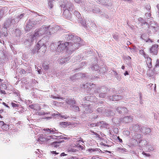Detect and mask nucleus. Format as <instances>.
I'll return each mask as SVG.
<instances>
[{
  "label": "nucleus",
  "instance_id": "f257e3e1",
  "mask_svg": "<svg viewBox=\"0 0 159 159\" xmlns=\"http://www.w3.org/2000/svg\"><path fill=\"white\" fill-rule=\"evenodd\" d=\"M50 27V26H43L40 29L36 30L34 35L31 36V40L36 39L38 37L44 34H46L47 35H50L51 32H50L49 31H48V29Z\"/></svg>",
  "mask_w": 159,
  "mask_h": 159
},
{
  "label": "nucleus",
  "instance_id": "f03ea898",
  "mask_svg": "<svg viewBox=\"0 0 159 159\" xmlns=\"http://www.w3.org/2000/svg\"><path fill=\"white\" fill-rule=\"evenodd\" d=\"M60 6L61 9L64 11L63 14L66 18H69L70 16V11L73 10V5L70 2H69L67 1L62 2Z\"/></svg>",
  "mask_w": 159,
  "mask_h": 159
},
{
  "label": "nucleus",
  "instance_id": "7ed1b4c3",
  "mask_svg": "<svg viewBox=\"0 0 159 159\" xmlns=\"http://www.w3.org/2000/svg\"><path fill=\"white\" fill-rule=\"evenodd\" d=\"M69 44L67 45V53L69 55H71L75 50L78 49L81 44L79 42H67Z\"/></svg>",
  "mask_w": 159,
  "mask_h": 159
},
{
  "label": "nucleus",
  "instance_id": "20e7f679",
  "mask_svg": "<svg viewBox=\"0 0 159 159\" xmlns=\"http://www.w3.org/2000/svg\"><path fill=\"white\" fill-rule=\"evenodd\" d=\"M46 48V46L45 44L42 43L41 40H40L34 48V49L32 51V52L34 54L36 52H39L43 54L45 52Z\"/></svg>",
  "mask_w": 159,
  "mask_h": 159
},
{
  "label": "nucleus",
  "instance_id": "39448f33",
  "mask_svg": "<svg viewBox=\"0 0 159 159\" xmlns=\"http://www.w3.org/2000/svg\"><path fill=\"white\" fill-rule=\"evenodd\" d=\"M16 23L15 19L13 17L7 18L4 24L2 29L3 28L7 29L9 27L11 26L14 27Z\"/></svg>",
  "mask_w": 159,
  "mask_h": 159
},
{
  "label": "nucleus",
  "instance_id": "423d86ee",
  "mask_svg": "<svg viewBox=\"0 0 159 159\" xmlns=\"http://www.w3.org/2000/svg\"><path fill=\"white\" fill-rule=\"evenodd\" d=\"M68 44L69 43L68 42L63 43H61L60 41L58 42L57 43V51L60 52L66 51L67 53V45H68Z\"/></svg>",
  "mask_w": 159,
  "mask_h": 159
},
{
  "label": "nucleus",
  "instance_id": "0eeeda50",
  "mask_svg": "<svg viewBox=\"0 0 159 159\" xmlns=\"http://www.w3.org/2000/svg\"><path fill=\"white\" fill-rule=\"evenodd\" d=\"M82 4L80 5L82 9L84 11L86 10V11H91L89 10V8H91L93 9L94 6V5L93 3H90L89 2H87L86 3V5L85 4V2H81Z\"/></svg>",
  "mask_w": 159,
  "mask_h": 159
},
{
  "label": "nucleus",
  "instance_id": "6e6552de",
  "mask_svg": "<svg viewBox=\"0 0 159 159\" xmlns=\"http://www.w3.org/2000/svg\"><path fill=\"white\" fill-rule=\"evenodd\" d=\"M65 38L68 41L71 40L72 42H79L81 41V39L77 36H74L73 34H68L66 35Z\"/></svg>",
  "mask_w": 159,
  "mask_h": 159
},
{
  "label": "nucleus",
  "instance_id": "1a4fd4ad",
  "mask_svg": "<svg viewBox=\"0 0 159 159\" xmlns=\"http://www.w3.org/2000/svg\"><path fill=\"white\" fill-rule=\"evenodd\" d=\"M149 29H151L153 32H155L159 30V27L157 26L155 21H151L150 23Z\"/></svg>",
  "mask_w": 159,
  "mask_h": 159
},
{
  "label": "nucleus",
  "instance_id": "9d476101",
  "mask_svg": "<svg viewBox=\"0 0 159 159\" xmlns=\"http://www.w3.org/2000/svg\"><path fill=\"white\" fill-rule=\"evenodd\" d=\"M133 120V116H130L124 117L119 119V122L120 123H128L131 122Z\"/></svg>",
  "mask_w": 159,
  "mask_h": 159
},
{
  "label": "nucleus",
  "instance_id": "9b49d317",
  "mask_svg": "<svg viewBox=\"0 0 159 159\" xmlns=\"http://www.w3.org/2000/svg\"><path fill=\"white\" fill-rule=\"evenodd\" d=\"M158 45L157 44H154L149 48L150 53L153 55H157L158 50Z\"/></svg>",
  "mask_w": 159,
  "mask_h": 159
},
{
  "label": "nucleus",
  "instance_id": "f8f14e48",
  "mask_svg": "<svg viewBox=\"0 0 159 159\" xmlns=\"http://www.w3.org/2000/svg\"><path fill=\"white\" fill-rule=\"evenodd\" d=\"M138 143L140 147L144 148L146 147V146L148 144L149 142L147 140L143 139L138 141Z\"/></svg>",
  "mask_w": 159,
  "mask_h": 159
},
{
  "label": "nucleus",
  "instance_id": "ddd939ff",
  "mask_svg": "<svg viewBox=\"0 0 159 159\" xmlns=\"http://www.w3.org/2000/svg\"><path fill=\"white\" fill-rule=\"evenodd\" d=\"M50 139H48V138H45L43 137V135H40L39 138L36 141H37V142H38L39 143L42 144L43 143V142L45 141H48Z\"/></svg>",
  "mask_w": 159,
  "mask_h": 159
},
{
  "label": "nucleus",
  "instance_id": "4468645a",
  "mask_svg": "<svg viewBox=\"0 0 159 159\" xmlns=\"http://www.w3.org/2000/svg\"><path fill=\"white\" fill-rule=\"evenodd\" d=\"M140 131L143 133L148 134L151 132V130L150 129L147 127H143L141 128Z\"/></svg>",
  "mask_w": 159,
  "mask_h": 159
},
{
  "label": "nucleus",
  "instance_id": "2eb2a0df",
  "mask_svg": "<svg viewBox=\"0 0 159 159\" xmlns=\"http://www.w3.org/2000/svg\"><path fill=\"white\" fill-rule=\"evenodd\" d=\"M84 110V113H91L93 111V110L91 108L90 105L85 106Z\"/></svg>",
  "mask_w": 159,
  "mask_h": 159
},
{
  "label": "nucleus",
  "instance_id": "dca6fc26",
  "mask_svg": "<svg viewBox=\"0 0 159 159\" xmlns=\"http://www.w3.org/2000/svg\"><path fill=\"white\" fill-rule=\"evenodd\" d=\"M30 35V38H29L28 39H27L25 40V44L26 45V47H29L32 44V43L33 41L34 40V39H33L32 40H31V36H32Z\"/></svg>",
  "mask_w": 159,
  "mask_h": 159
},
{
  "label": "nucleus",
  "instance_id": "f3484780",
  "mask_svg": "<svg viewBox=\"0 0 159 159\" xmlns=\"http://www.w3.org/2000/svg\"><path fill=\"white\" fill-rule=\"evenodd\" d=\"M75 101L73 99H67L66 100V103L71 105L70 107H72L75 103Z\"/></svg>",
  "mask_w": 159,
  "mask_h": 159
},
{
  "label": "nucleus",
  "instance_id": "a211bd4d",
  "mask_svg": "<svg viewBox=\"0 0 159 159\" xmlns=\"http://www.w3.org/2000/svg\"><path fill=\"white\" fill-rule=\"evenodd\" d=\"M147 35L145 34H143L141 36V38L143 40L146 41V42H152V41L147 37Z\"/></svg>",
  "mask_w": 159,
  "mask_h": 159
},
{
  "label": "nucleus",
  "instance_id": "6ab92c4d",
  "mask_svg": "<svg viewBox=\"0 0 159 159\" xmlns=\"http://www.w3.org/2000/svg\"><path fill=\"white\" fill-rule=\"evenodd\" d=\"M116 150L117 152L121 154L127 152V150L124 148H123V147H117Z\"/></svg>",
  "mask_w": 159,
  "mask_h": 159
},
{
  "label": "nucleus",
  "instance_id": "aec40b11",
  "mask_svg": "<svg viewBox=\"0 0 159 159\" xmlns=\"http://www.w3.org/2000/svg\"><path fill=\"white\" fill-rule=\"evenodd\" d=\"M89 10L91 11H92L94 13H98L100 11L99 8L97 6H94L93 9L90 8Z\"/></svg>",
  "mask_w": 159,
  "mask_h": 159
},
{
  "label": "nucleus",
  "instance_id": "412c9836",
  "mask_svg": "<svg viewBox=\"0 0 159 159\" xmlns=\"http://www.w3.org/2000/svg\"><path fill=\"white\" fill-rule=\"evenodd\" d=\"M130 129L134 131H137L139 130H140L141 128L139 125H132L130 127Z\"/></svg>",
  "mask_w": 159,
  "mask_h": 159
},
{
  "label": "nucleus",
  "instance_id": "4be33fe9",
  "mask_svg": "<svg viewBox=\"0 0 159 159\" xmlns=\"http://www.w3.org/2000/svg\"><path fill=\"white\" fill-rule=\"evenodd\" d=\"M61 29V27L59 26L56 25L54 27L52 28V30H54V31H49L50 32H51V34L56 33L57 31L60 30Z\"/></svg>",
  "mask_w": 159,
  "mask_h": 159
},
{
  "label": "nucleus",
  "instance_id": "5701e85b",
  "mask_svg": "<svg viewBox=\"0 0 159 159\" xmlns=\"http://www.w3.org/2000/svg\"><path fill=\"white\" fill-rule=\"evenodd\" d=\"M25 14L24 13L21 14L20 15L17 16L16 18H14L15 19V21L16 23L18 22L20 19H22L24 17Z\"/></svg>",
  "mask_w": 159,
  "mask_h": 159
},
{
  "label": "nucleus",
  "instance_id": "b1692460",
  "mask_svg": "<svg viewBox=\"0 0 159 159\" xmlns=\"http://www.w3.org/2000/svg\"><path fill=\"white\" fill-rule=\"evenodd\" d=\"M104 114L107 116H113L115 115V113L113 111L109 110L107 112L105 111Z\"/></svg>",
  "mask_w": 159,
  "mask_h": 159
},
{
  "label": "nucleus",
  "instance_id": "393cba45",
  "mask_svg": "<svg viewBox=\"0 0 159 159\" xmlns=\"http://www.w3.org/2000/svg\"><path fill=\"white\" fill-rule=\"evenodd\" d=\"M33 27V26L32 25L30 24L29 22H28L27 24L26 27L25 28V30L26 32H28L30 31L31 29H32Z\"/></svg>",
  "mask_w": 159,
  "mask_h": 159
},
{
  "label": "nucleus",
  "instance_id": "a878e982",
  "mask_svg": "<svg viewBox=\"0 0 159 159\" xmlns=\"http://www.w3.org/2000/svg\"><path fill=\"white\" fill-rule=\"evenodd\" d=\"M91 68L92 70L97 71L98 72V70L99 67L98 65L97 64H93Z\"/></svg>",
  "mask_w": 159,
  "mask_h": 159
},
{
  "label": "nucleus",
  "instance_id": "bb28decb",
  "mask_svg": "<svg viewBox=\"0 0 159 159\" xmlns=\"http://www.w3.org/2000/svg\"><path fill=\"white\" fill-rule=\"evenodd\" d=\"M90 153H92L98 151L99 152H102L100 149L95 148H89L87 150Z\"/></svg>",
  "mask_w": 159,
  "mask_h": 159
},
{
  "label": "nucleus",
  "instance_id": "cd10ccee",
  "mask_svg": "<svg viewBox=\"0 0 159 159\" xmlns=\"http://www.w3.org/2000/svg\"><path fill=\"white\" fill-rule=\"evenodd\" d=\"M69 125V122H62L60 123L61 127L65 128Z\"/></svg>",
  "mask_w": 159,
  "mask_h": 159
},
{
  "label": "nucleus",
  "instance_id": "c85d7f7f",
  "mask_svg": "<svg viewBox=\"0 0 159 159\" xmlns=\"http://www.w3.org/2000/svg\"><path fill=\"white\" fill-rule=\"evenodd\" d=\"M143 136L141 134H136L135 135V136L134 137V139L136 140L138 142V141H139V140H140V139L143 138Z\"/></svg>",
  "mask_w": 159,
  "mask_h": 159
},
{
  "label": "nucleus",
  "instance_id": "c756f323",
  "mask_svg": "<svg viewBox=\"0 0 159 159\" xmlns=\"http://www.w3.org/2000/svg\"><path fill=\"white\" fill-rule=\"evenodd\" d=\"M51 129H49V128L43 129V130H44L45 131H47L48 132V134L49 133L55 134V132H54L53 129H52V130Z\"/></svg>",
  "mask_w": 159,
  "mask_h": 159
},
{
  "label": "nucleus",
  "instance_id": "7c9ffc66",
  "mask_svg": "<svg viewBox=\"0 0 159 159\" xmlns=\"http://www.w3.org/2000/svg\"><path fill=\"white\" fill-rule=\"evenodd\" d=\"M114 95V99H113V101H118L122 99V97L120 95Z\"/></svg>",
  "mask_w": 159,
  "mask_h": 159
},
{
  "label": "nucleus",
  "instance_id": "2f4dec72",
  "mask_svg": "<svg viewBox=\"0 0 159 159\" xmlns=\"http://www.w3.org/2000/svg\"><path fill=\"white\" fill-rule=\"evenodd\" d=\"M30 24L32 25L33 27L34 25H36L38 22V21L35 20L34 19L30 20L28 22Z\"/></svg>",
  "mask_w": 159,
  "mask_h": 159
},
{
  "label": "nucleus",
  "instance_id": "473e14b6",
  "mask_svg": "<svg viewBox=\"0 0 159 159\" xmlns=\"http://www.w3.org/2000/svg\"><path fill=\"white\" fill-rule=\"evenodd\" d=\"M6 9V8L5 7L0 10V19L2 17L5 13Z\"/></svg>",
  "mask_w": 159,
  "mask_h": 159
},
{
  "label": "nucleus",
  "instance_id": "72a5a7b5",
  "mask_svg": "<svg viewBox=\"0 0 159 159\" xmlns=\"http://www.w3.org/2000/svg\"><path fill=\"white\" fill-rule=\"evenodd\" d=\"M104 110H106L103 107H100L98 108L97 109V111L99 113H104Z\"/></svg>",
  "mask_w": 159,
  "mask_h": 159
},
{
  "label": "nucleus",
  "instance_id": "f704fd0d",
  "mask_svg": "<svg viewBox=\"0 0 159 159\" xmlns=\"http://www.w3.org/2000/svg\"><path fill=\"white\" fill-rule=\"evenodd\" d=\"M146 149H148V151H153L154 150V146L152 145H149V143L146 146Z\"/></svg>",
  "mask_w": 159,
  "mask_h": 159
},
{
  "label": "nucleus",
  "instance_id": "c9c22d12",
  "mask_svg": "<svg viewBox=\"0 0 159 159\" xmlns=\"http://www.w3.org/2000/svg\"><path fill=\"white\" fill-rule=\"evenodd\" d=\"M96 2H98L99 4H101L104 5H107L106 3L107 0H96Z\"/></svg>",
  "mask_w": 159,
  "mask_h": 159
},
{
  "label": "nucleus",
  "instance_id": "e433bc0d",
  "mask_svg": "<svg viewBox=\"0 0 159 159\" xmlns=\"http://www.w3.org/2000/svg\"><path fill=\"white\" fill-rule=\"evenodd\" d=\"M80 141L82 142V143H84V141L80 140H77L76 142V143L77 144V145H76V147L77 148H81L82 149H84V147L83 146H81L79 144V143Z\"/></svg>",
  "mask_w": 159,
  "mask_h": 159
},
{
  "label": "nucleus",
  "instance_id": "4c0bfd02",
  "mask_svg": "<svg viewBox=\"0 0 159 159\" xmlns=\"http://www.w3.org/2000/svg\"><path fill=\"white\" fill-rule=\"evenodd\" d=\"M90 85V84H89L88 83H86V84H83L81 87L82 88H84V89H87L88 86V85ZM95 85V84H92V85H90V86L92 87H92H93Z\"/></svg>",
  "mask_w": 159,
  "mask_h": 159
},
{
  "label": "nucleus",
  "instance_id": "58836bf2",
  "mask_svg": "<svg viewBox=\"0 0 159 159\" xmlns=\"http://www.w3.org/2000/svg\"><path fill=\"white\" fill-rule=\"evenodd\" d=\"M98 70V72L103 73L106 71V69L105 66H103L100 69H99Z\"/></svg>",
  "mask_w": 159,
  "mask_h": 159
},
{
  "label": "nucleus",
  "instance_id": "ea45409f",
  "mask_svg": "<svg viewBox=\"0 0 159 159\" xmlns=\"http://www.w3.org/2000/svg\"><path fill=\"white\" fill-rule=\"evenodd\" d=\"M64 140H62L61 142H55L52 143V145L54 146V147L57 148L59 146V144L61 142H62L64 141Z\"/></svg>",
  "mask_w": 159,
  "mask_h": 159
},
{
  "label": "nucleus",
  "instance_id": "a19ab883",
  "mask_svg": "<svg viewBox=\"0 0 159 159\" xmlns=\"http://www.w3.org/2000/svg\"><path fill=\"white\" fill-rule=\"evenodd\" d=\"M4 31L2 32V37H6L7 35V29H4Z\"/></svg>",
  "mask_w": 159,
  "mask_h": 159
},
{
  "label": "nucleus",
  "instance_id": "79ce46f5",
  "mask_svg": "<svg viewBox=\"0 0 159 159\" xmlns=\"http://www.w3.org/2000/svg\"><path fill=\"white\" fill-rule=\"evenodd\" d=\"M73 108V110L75 111H80L79 107L75 105H74L72 106L71 107Z\"/></svg>",
  "mask_w": 159,
  "mask_h": 159
},
{
  "label": "nucleus",
  "instance_id": "37998d69",
  "mask_svg": "<svg viewBox=\"0 0 159 159\" xmlns=\"http://www.w3.org/2000/svg\"><path fill=\"white\" fill-rule=\"evenodd\" d=\"M139 24L141 26V27L143 28V26L146 25V26L148 25V24L145 21L142 22V23H139Z\"/></svg>",
  "mask_w": 159,
  "mask_h": 159
},
{
  "label": "nucleus",
  "instance_id": "c03bdc74",
  "mask_svg": "<svg viewBox=\"0 0 159 159\" xmlns=\"http://www.w3.org/2000/svg\"><path fill=\"white\" fill-rule=\"evenodd\" d=\"M53 1L52 0H49L48 1V4L49 8L51 9L52 8L53 6Z\"/></svg>",
  "mask_w": 159,
  "mask_h": 159
},
{
  "label": "nucleus",
  "instance_id": "a18cd8bd",
  "mask_svg": "<svg viewBox=\"0 0 159 159\" xmlns=\"http://www.w3.org/2000/svg\"><path fill=\"white\" fill-rule=\"evenodd\" d=\"M90 117L92 119H95L97 118L98 115L95 113H93L91 115Z\"/></svg>",
  "mask_w": 159,
  "mask_h": 159
},
{
  "label": "nucleus",
  "instance_id": "49530a36",
  "mask_svg": "<svg viewBox=\"0 0 159 159\" xmlns=\"http://www.w3.org/2000/svg\"><path fill=\"white\" fill-rule=\"evenodd\" d=\"M15 33L16 36H19L21 34L20 31L19 29H16L15 30Z\"/></svg>",
  "mask_w": 159,
  "mask_h": 159
},
{
  "label": "nucleus",
  "instance_id": "de8ad7c7",
  "mask_svg": "<svg viewBox=\"0 0 159 159\" xmlns=\"http://www.w3.org/2000/svg\"><path fill=\"white\" fill-rule=\"evenodd\" d=\"M74 15L79 19L81 16V15L80 13L77 11H75L74 12Z\"/></svg>",
  "mask_w": 159,
  "mask_h": 159
},
{
  "label": "nucleus",
  "instance_id": "09e8293b",
  "mask_svg": "<svg viewBox=\"0 0 159 159\" xmlns=\"http://www.w3.org/2000/svg\"><path fill=\"white\" fill-rule=\"evenodd\" d=\"M99 97L101 98H104L106 96V93H101L99 94Z\"/></svg>",
  "mask_w": 159,
  "mask_h": 159
},
{
  "label": "nucleus",
  "instance_id": "8fccbe9b",
  "mask_svg": "<svg viewBox=\"0 0 159 159\" xmlns=\"http://www.w3.org/2000/svg\"><path fill=\"white\" fill-rule=\"evenodd\" d=\"M50 112H43V111H41L39 112H38V115L39 116L42 115H45V114H50Z\"/></svg>",
  "mask_w": 159,
  "mask_h": 159
},
{
  "label": "nucleus",
  "instance_id": "3c124183",
  "mask_svg": "<svg viewBox=\"0 0 159 159\" xmlns=\"http://www.w3.org/2000/svg\"><path fill=\"white\" fill-rule=\"evenodd\" d=\"M42 67L44 69L48 70L49 68L48 65L46 64L45 63H44L43 64Z\"/></svg>",
  "mask_w": 159,
  "mask_h": 159
},
{
  "label": "nucleus",
  "instance_id": "603ef678",
  "mask_svg": "<svg viewBox=\"0 0 159 159\" xmlns=\"http://www.w3.org/2000/svg\"><path fill=\"white\" fill-rule=\"evenodd\" d=\"M59 62L60 64H63L65 63V58H61L59 61Z\"/></svg>",
  "mask_w": 159,
  "mask_h": 159
},
{
  "label": "nucleus",
  "instance_id": "864d4df0",
  "mask_svg": "<svg viewBox=\"0 0 159 159\" xmlns=\"http://www.w3.org/2000/svg\"><path fill=\"white\" fill-rule=\"evenodd\" d=\"M121 113H126L128 112V110L125 107H122Z\"/></svg>",
  "mask_w": 159,
  "mask_h": 159
},
{
  "label": "nucleus",
  "instance_id": "5fc2aeb1",
  "mask_svg": "<svg viewBox=\"0 0 159 159\" xmlns=\"http://www.w3.org/2000/svg\"><path fill=\"white\" fill-rule=\"evenodd\" d=\"M20 74L23 75H25L26 74V72L23 69H21L20 71Z\"/></svg>",
  "mask_w": 159,
  "mask_h": 159
},
{
  "label": "nucleus",
  "instance_id": "6e6d98bb",
  "mask_svg": "<svg viewBox=\"0 0 159 159\" xmlns=\"http://www.w3.org/2000/svg\"><path fill=\"white\" fill-rule=\"evenodd\" d=\"M147 59V64H148V63H149L150 62H151V59L150 57H149L147 55L146 56V57Z\"/></svg>",
  "mask_w": 159,
  "mask_h": 159
},
{
  "label": "nucleus",
  "instance_id": "4d7b16f0",
  "mask_svg": "<svg viewBox=\"0 0 159 159\" xmlns=\"http://www.w3.org/2000/svg\"><path fill=\"white\" fill-rule=\"evenodd\" d=\"M56 115H57L58 116H60L61 118H64L65 119H67L68 117V116H67L66 115L63 116L61 115V114L60 113L56 114Z\"/></svg>",
  "mask_w": 159,
  "mask_h": 159
},
{
  "label": "nucleus",
  "instance_id": "13d9d810",
  "mask_svg": "<svg viewBox=\"0 0 159 159\" xmlns=\"http://www.w3.org/2000/svg\"><path fill=\"white\" fill-rule=\"evenodd\" d=\"M58 136H55V135H52L48 137V139H49V140H50L51 139H56L57 138Z\"/></svg>",
  "mask_w": 159,
  "mask_h": 159
},
{
  "label": "nucleus",
  "instance_id": "bf43d9fd",
  "mask_svg": "<svg viewBox=\"0 0 159 159\" xmlns=\"http://www.w3.org/2000/svg\"><path fill=\"white\" fill-rule=\"evenodd\" d=\"M50 115H51L50 116L46 117H45V119H47V120H50L52 118V116H56V115L54 113V114H51Z\"/></svg>",
  "mask_w": 159,
  "mask_h": 159
},
{
  "label": "nucleus",
  "instance_id": "052dcab7",
  "mask_svg": "<svg viewBox=\"0 0 159 159\" xmlns=\"http://www.w3.org/2000/svg\"><path fill=\"white\" fill-rule=\"evenodd\" d=\"M121 110L122 107H119L117 108L116 110L117 111V112H118L119 114H120L121 113Z\"/></svg>",
  "mask_w": 159,
  "mask_h": 159
},
{
  "label": "nucleus",
  "instance_id": "680f3d73",
  "mask_svg": "<svg viewBox=\"0 0 159 159\" xmlns=\"http://www.w3.org/2000/svg\"><path fill=\"white\" fill-rule=\"evenodd\" d=\"M80 23L83 26L86 27H87V24L86 21H84L83 20L81 21Z\"/></svg>",
  "mask_w": 159,
  "mask_h": 159
},
{
  "label": "nucleus",
  "instance_id": "e2e57ef3",
  "mask_svg": "<svg viewBox=\"0 0 159 159\" xmlns=\"http://www.w3.org/2000/svg\"><path fill=\"white\" fill-rule=\"evenodd\" d=\"M139 52H140V53L141 54H143L144 55V56L145 57H146V56H147V55L145 54V53L144 52L143 50H140L139 51Z\"/></svg>",
  "mask_w": 159,
  "mask_h": 159
},
{
  "label": "nucleus",
  "instance_id": "0e129e2a",
  "mask_svg": "<svg viewBox=\"0 0 159 159\" xmlns=\"http://www.w3.org/2000/svg\"><path fill=\"white\" fill-rule=\"evenodd\" d=\"M11 105L13 107H18L19 105L16 104L13 102L11 103Z\"/></svg>",
  "mask_w": 159,
  "mask_h": 159
},
{
  "label": "nucleus",
  "instance_id": "69168bd1",
  "mask_svg": "<svg viewBox=\"0 0 159 159\" xmlns=\"http://www.w3.org/2000/svg\"><path fill=\"white\" fill-rule=\"evenodd\" d=\"M99 123L101 125H105V126L106 127H107V125H108V124H106V123H105L104 121H102L100 122Z\"/></svg>",
  "mask_w": 159,
  "mask_h": 159
},
{
  "label": "nucleus",
  "instance_id": "338daca9",
  "mask_svg": "<svg viewBox=\"0 0 159 159\" xmlns=\"http://www.w3.org/2000/svg\"><path fill=\"white\" fill-rule=\"evenodd\" d=\"M138 21L139 22V23H142V22H143L145 20L141 18H139Z\"/></svg>",
  "mask_w": 159,
  "mask_h": 159
},
{
  "label": "nucleus",
  "instance_id": "774afa93",
  "mask_svg": "<svg viewBox=\"0 0 159 159\" xmlns=\"http://www.w3.org/2000/svg\"><path fill=\"white\" fill-rule=\"evenodd\" d=\"M145 8L147 10L149 11V10H150L151 9L150 6L149 5H146L145 7Z\"/></svg>",
  "mask_w": 159,
  "mask_h": 159
}]
</instances>
